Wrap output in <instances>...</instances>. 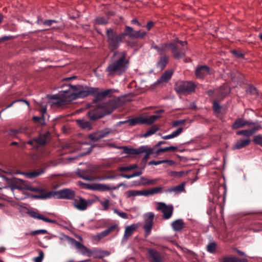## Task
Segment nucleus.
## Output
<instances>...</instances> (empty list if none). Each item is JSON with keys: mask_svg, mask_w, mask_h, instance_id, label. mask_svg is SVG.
<instances>
[{"mask_svg": "<svg viewBox=\"0 0 262 262\" xmlns=\"http://www.w3.org/2000/svg\"><path fill=\"white\" fill-rule=\"evenodd\" d=\"M68 87V90L60 91L57 95L52 96L53 101L51 104L52 106L61 107L73 100L84 98L91 94L97 93L98 91V88H85L83 89L80 85H69Z\"/></svg>", "mask_w": 262, "mask_h": 262, "instance_id": "obj_1", "label": "nucleus"}, {"mask_svg": "<svg viewBox=\"0 0 262 262\" xmlns=\"http://www.w3.org/2000/svg\"><path fill=\"white\" fill-rule=\"evenodd\" d=\"M125 51H115L111 57V60L106 69L108 76L120 75L124 73L127 68L128 60L126 59Z\"/></svg>", "mask_w": 262, "mask_h": 262, "instance_id": "obj_2", "label": "nucleus"}, {"mask_svg": "<svg viewBox=\"0 0 262 262\" xmlns=\"http://www.w3.org/2000/svg\"><path fill=\"white\" fill-rule=\"evenodd\" d=\"M34 198L39 199H47L52 198L56 199H65L73 200L75 198V192L69 189H63L59 191H47L41 189L39 191V194L34 195Z\"/></svg>", "mask_w": 262, "mask_h": 262, "instance_id": "obj_3", "label": "nucleus"}, {"mask_svg": "<svg viewBox=\"0 0 262 262\" xmlns=\"http://www.w3.org/2000/svg\"><path fill=\"white\" fill-rule=\"evenodd\" d=\"M106 35L108 48L112 51L119 48L122 40L124 38L122 33L117 35L112 29L107 30Z\"/></svg>", "mask_w": 262, "mask_h": 262, "instance_id": "obj_4", "label": "nucleus"}, {"mask_svg": "<svg viewBox=\"0 0 262 262\" xmlns=\"http://www.w3.org/2000/svg\"><path fill=\"white\" fill-rule=\"evenodd\" d=\"M195 86L189 81H179L175 84V90L180 94H187L194 91Z\"/></svg>", "mask_w": 262, "mask_h": 262, "instance_id": "obj_5", "label": "nucleus"}, {"mask_svg": "<svg viewBox=\"0 0 262 262\" xmlns=\"http://www.w3.org/2000/svg\"><path fill=\"white\" fill-rule=\"evenodd\" d=\"M50 139V133L47 132L43 134H40L38 137L34 138L28 141L27 143L33 146L34 148L37 149L39 147L45 145Z\"/></svg>", "mask_w": 262, "mask_h": 262, "instance_id": "obj_6", "label": "nucleus"}, {"mask_svg": "<svg viewBox=\"0 0 262 262\" xmlns=\"http://www.w3.org/2000/svg\"><path fill=\"white\" fill-rule=\"evenodd\" d=\"M94 201L91 199L85 200L77 196L74 199L73 205L78 210L84 211L94 203Z\"/></svg>", "mask_w": 262, "mask_h": 262, "instance_id": "obj_7", "label": "nucleus"}, {"mask_svg": "<svg viewBox=\"0 0 262 262\" xmlns=\"http://www.w3.org/2000/svg\"><path fill=\"white\" fill-rule=\"evenodd\" d=\"M156 209L163 213V218L164 219L168 220L170 219L172 215L173 207L172 205H167L164 203L159 202L156 207Z\"/></svg>", "mask_w": 262, "mask_h": 262, "instance_id": "obj_8", "label": "nucleus"}, {"mask_svg": "<svg viewBox=\"0 0 262 262\" xmlns=\"http://www.w3.org/2000/svg\"><path fill=\"white\" fill-rule=\"evenodd\" d=\"M155 214L152 212H148L144 215V225L143 228L145 230V236H147L151 232Z\"/></svg>", "mask_w": 262, "mask_h": 262, "instance_id": "obj_9", "label": "nucleus"}, {"mask_svg": "<svg viewBox=\"0 0 262 262\" xmlns=\"http://www.w3.org/2000/svg\"><path fill=\"white\" fill-rule=\"evenodd\" d=\"M124 37L128 36L132 39L142 38L146 35L145 32H141L140 31H135L132 28L129 26H126L124 32L122 33Z\"/></svg>", "mask_w": 262, "mask_h": 262, "instance_id": "obj_10", "label": "nucleus"}, {"mask_svg": "<svg viewBox=\"0 0 262 262\" xmlns=\"http://www.w3.org/2000/svg\"><path fill=\"white\" fill-rule=\"evenodd\" d=\"M3 178L10 185L12 190L14 189L23 190L25 189L24 182L18 179H10L5 176H2Z\"/></svg>", "mask_w": 262, "mask_h": 262, "instance_id": "obj_11", "label": "nucleus"}, {"mask_svg": "<svg viewBox=\"0 0 262 262\" xmlns=\"http://www.w3.org/2000/svg\"><path fill=\"white\" fill-rule=\"evenodd\" d=\"M56 164H54L53 162H50L46 164V165L44 166V167L42 168L41 169H39L37 171H33V172H16V173H20L22 174H24L26 177L28 178H33L35 177H36L37 176H39L41 175L42 173L44 172V171L46 170V169L50 166H55Z\"/></svg>", "mask_w": 262, "mask_h": 262, "instance_id": "obj_12", "label": "nucleus"}, {"mask_svg": "<svg viewBox=\"0 0 262 262\" xmlns=\"http://www.w3.org/2000/svg\"><path fill=\"white\" fill-rule=\"evenodd\" d=\"M112 130L110 128H105L104 129L98 131L89 135V138L93 141H97L99 140L106 137L111 134Z\"/></svg>", "mask_w": 262, "mask_h": 262, "instance_id": "obj_13", "label": "nucleus"}, {"mask_svg": "<svg viewBox=\"0 0 262 262\" xmlns=\"http://www.w3.org/2000/svg\"><path fill=\"white\" fill-rule=\"evenodd\" d=\"M72 244L78 250V251L82 254L90 256L92 254V252L90 249L87 248L83 244L80 242L76 241L75 239H72Z\"/></svg>", "mask_w": 262, "mask_h": 262, "instance_id": "obj_14", "label": "nucleus"}, {"mask_svg": "<svg viewBox=\"0 0 262 262\" xmlns=\"http://www.w3.org/2000/svg\"><path fill=\"white\" fill-rule=\"evenodd\" d=\"M138 227V226L137 225L133 224L125 227L124 233L121 241L122 243H125L127 242L128 238L136 231Z\"/></svg>", "mask_w": 262, "mask_h": 262, "instance_id": "obj_15", "label": "nucleus"}, {"mask_svg": "<svg viewBox=\"0 0 262 262\" xmlns=\"http://www.w3.org/2000/svg\"><path fill=\"white\" fill-rule=\"evenodd\" d=\"M210 69L207 66H201L195 70V75L197 78H202L210 74Z\"/></svg>", "mask_w": 262, "mask_h": 262, "instance_id": "obj_16", "label": "nucleus"}, {"mask_svg": "<svg viewBox=\"0 0 262 262\" xmlns=\"http://www.w3.org/2000/svg\"><path fill=\"white\" fill-rule=\"evenodd\" d=\"M117 227L118 225L117 224H114L111 226L106 230L97 233L96 235L94 236V239L95 240L99 241L103 238V237H105L108 234H109L111 232L114 231L117 228Z\"/></svg>", "mask_w": 262, "mask_h": 262, "instance_id": "obj_17", "label": "nucleus"}, {"mask_svg": "<svg viewBox=\"0 0 262 262\" xmlns=\"http://www.w3.org/2000/svg\"><path fill=\"white\" fill-rule=\"evenodd\" d=\"M253 124H254V123L252 121H246L243 118H238L235 120L232 126V128L235 129L246 126H250Z\"/></svg>", "mask_w": 262, "mask_h": 262, "instance_id": "obj_18", "label": "nucleus"}, {"mask_svg": "<svg viewBox=\"0 0 262 262\" xmlns=\"http://www.w3.org/2000/svg\"><path fill=\"white\" fill-rule=\"evenodd\" d=\"M112 146L117 149H123L124 153L130 155H139L142 154V152L143 151V148H140V147L138 148H132L126 146L118 147L114 145H112Z\"/></svg>", "mask_w": 262, "mask_h": 262, "instance_id": "obj_19", "label": "nucleus"}, {"mask_svg": "<svg viewBox=\"0 0 262 262\" xmlns=\"http://www.w3.org/2000/svg\"><path fill=\"white\" fill-rule=\"evenodd\" d=\"M251 142L250 138L240 139L235 142L232 147L233 149H239L248 146Z\"/></svg>", "mask_w": 262, "mask_h": 262, "instance_id": "obj_20", "label": "nucleus"}, {"mask_svg": "<svg viewBox=\"0 0 262 262\" xmlns=\"http://www.w3.org/2000/svg\"><path fill=\"white\" fill-rule=\"evenodd\" d=\"M89 118L92 120H95L103 117V114L100 112V108H95L90 110L87 114Z\"/></svg>", "mask_w": 262, "mask_h": 262, "instance_id": "obj_21", "label": "nucleus"}, {"mask_svg": "<svg viewBox=\"0 0 262 262\" xmlns=\"http://www.w3.org/2000/svg\"><path fill=\"white\" fill-rule=\"evenodd\" d=\"M29 214L31 217L34 219L41 220L44 222L51 223H56V221L54 220L49 219L48 218L46 217L43 215L40 214L38 212L35 211H31L29 212Z\"/></svg>", "mask_w": 262, "mask_h": 262, "instance_id": "obj_22", "label": "nucleus"}, {"mask_svg": "<svg viewBox=\"0 0 262 262\" xmlns=\"http://www.w3.org/2000/svg\"><path fill=\"white\" fill-rule=\"evenodd\" d=\"M171 50L172 53L175 58H181L185 54V51L184 49L179 50L177 46L175 45H171Z\"/></svg>", "mask_w": 262, "mask_h": 262, "instance_id": "obj_23", "label": "nucleus"}, {"mask_svg": "<svg viewBox=\"0 0 262 262\" xmlns=\"http://www.w3.org/2000/svg\"><path fill=\"white\" fill-rule=\"evenodd\" d=\"M171 227L174 231H181L184 227V223L182 219H178L171 224Z\"/></svg>", "mask_w": 262, "mask_h": 262, "instance_id": "obj_24", "label": "nucleus"}, {"mask_svg": "<svg viewBox=\"0 0 262 262\" xmlns=\"http://www.w3.org/2000/svg\"><path fill=\"white\" fill-rule=\"evenodd\" d=\"M128 123L130 126H135L137 124H144V118L142 117L135 118L124 121L120 122V123Z\"/></svg>", "mask_w": 262, "mask_h": 262, "instance_id": "obj_25", "label": "nucleus"}, {"mask_svg": "<svg viewBox=\"0 0 262 262\" xmlns=\"http://www.w3.org/2000/svg\"><path fill=\"white\" fill-rule=\"evenodd\" d=\"M149 256L152 258L154 262H161L162 257L159 252L151 249L148 250Z\"/></svg>", "mask_w": 262, "mask_h": 262, "instance_id": "obj_26", "label": "nucleus"}, {"mask_svg": "<svg viewBox=\"0 0 262 262\" xmlns=\"http://www.w3.org/2000/svg\"><path fill=\"white\" fill-rule=\"evenodd\" d=\"M76 122L78 125L82 129L90 130L92 129V126L90 123L84 120H77Z\"/></svg>", "mask_w": 262, "mask_h": 262, "instance_id": "obj_27", "label": "nucleus"}, {"mask_svg": "<svg viewBox=\"0 0 262 262\" xmlns=\"http://www.w3.org/2000/svg\"><path fill=\"white\" fill-rule=\"evenodd\" d=\"M172 75V71H165L157 81L158 83L167 82L171 78Z\"/></svg>", "mask_w": 262, "mask_h": 262, "instance_id": "obj_28", "label": "nucleus"}, {"mask_svg": "<svg viewBox=\"0 0 262 262\" xmlns=\"http://www.w3.org/2000/svg\"><path fill=\"white\" fill-rule=\"evenodd\" d=\"M118 101L116 100H110L107 102L105 106V107L108 108V110L107 111V113L110 114L115 109H116L118 107Z\"/></svg>", "mask_w": 262, "mask_h": 262, "instance_id": "obj_29", "label": "nucleus"}, {"mask_svg": "<svg viewBox=\"0 0 262 262\" xmlns=\"http://www.w3.org/2000/svg\"><path fill=\"white\" fill-rule=\"evenodd\" d=\"M140 148H143V151L142 152V154H145L143 158V160L146 162L149 159V156L153 153L154 149L148 147L147 146H140Z\"/></svg>", "mask_w": 262, "mask_h": 262, "instance_id": "obj_30", "label": "nucleus"}, {"mask_svg": "<svg viewBox=\"0 0 262 262\" xmlns=\"http://www.w3.org/2000/svg\"><path fill=\"white\" fill-rule=\"evenodd\" d=\"M183 128L179 127L176 130L173 132L171 134L168 135L162 136V138L164 140H168L175 138L180 135L183 132Z\"/></svg>", "mask_w": 262, "mask_h": 262, "instance_id": "obj_31", "label": "nucleus"}, {"mask_svg": "<svg viewBox=\"0 0 262 262\" xmlns=\"http://www.w3.org/2000/svg\"><path fill=\"white\" fill-rule=\"evenodd\" d=\"M223 262H248L246 258H239L233 256H225L223 258Z\"/></svg>", "mask_w": 262, "mask_h": 262, "instance_id": "obj_32", "label": "nucleus"}, {"mask_svg": "<svg viewBox=\"0 0 262 262\" xmlns=\"http://www.w3.org/2000/svg\"><path fill=\"white\" fill-rule=\"evenodd\" d=\"M185 183H182L176 187L168 189L167 191L169 192H174L175 193H179L183 192L185 189Z\"/></svg>", "mask_w": 262, "mask_h": 262, "instance_id": "obj_33", "label": "nucleus"}, {"mask_svg": "<svg viewBox=\"0 0 262 262\" xmlns=\"http://www.w3.org/2000/svg\"><path fill=\"white\" fill-rule=\"evenodd\" d=\"M93 188L95 190L102 191L113 189L112 187H110L109 185L104 184H96L94 185Z\"/></svg>", "mask_w": 262, "mask_h": 262, "instance_id": "obj_34", "label": "nucleus"}, {"mask_svg": "<svg viewBox=\"0 0 262 262\" xmlns=\"http://www.w3.org/2000/svg\"><path fill=\"white\" fill-rule=\"evenodd\" d=\"M140 183H138L139 185H141V186L145 185H149L151 184H153L156 182L155 180H149L144 177H142L140 178L139 180Z\"/></svg>", "mask_w": 262, "mask_h": 262, "instance_id": "obj_35", "label": "nucleus"}, {"mask_svg": "<svg viewBox=\"0 0 262 262\" xmlns=\"http://www.w3.org/2000/svg\"><path fill=\"white\" fill-rule=\"evenodd\" d=\"M168 60V57L164 56L162 57L157 63V66L160 69H163L166 65Z\"/></svg>", "mask_w": 262, "mask_h": 262, "instance_id": "obj_36", "label": "nucleus"}, {"mask_svg": "<svg viewBox=\"0 0 262 262\" xmlns=\"http://www.w3.org/2000/svg\"><path fill=\"white\" fill-rule=\"evenodd\" d=\"M160 116L159 115H151L148 118H144V123L150 124L154 122Z\"/></svg>", "mask_w": 262, "mask_h": 262, "instance_id": "obj_37", "label": "nucleus"}, {"mask_svg": "<svg viewBox=\"0 0 262 262\" xmlns=\"http://www.w3.org/2000/svg\"><path fill=\"white\" fill-rule=\"evenodd\" d=\"M230 90L227 85H223L220 91V95L221 97H225L230 93Z\"/></svg>", "mask_w": 262, "mask_h": 262, "instance_id": "obj_38", "label": "nucleus"}, {"mask_svg": "<svg viewBox=\"0 0 262 262\" xmlns=\"http://www.w3.org/2000/svg\"><path fill=\"white\" fill-rule=\"evenodd\" d=\"M166 46L167 45L166 44L162 45L161 47H158L156 45H152L151 48L156 50L159 54H162L164 53Z\"/></svg>", "mask_w": 262, "mask_h": 262, "instance_id": "obj_39", "label": "nucleus"}, {"mask_svg": "<svg viewBox=\"0 0 262 262\" xmlns=\"http://www.w3.org/2000/svg\"><path fill=\"white\" fill-rule=\"evenodd\" d=\"M178 149L177 146H170L169 147H165L163 148H160L157 151V153L158 154L161 152H165L168 151H176Z\"/></svg>", "mask_w": 262, "mask_h": 262, "instance_id": "obj_40", "label": "nucleus"}, {"mask_svg": "<svg viewBox=\"0 0 262 262\" xmlns=\"http://www.w3.org/2000/svg\"><path fill=\"white\" fill-rule=\"evenodd\" d=\"M116 91L114 89H108L105 91H102L98 94V97L100 98H103L107 96L110 95Z\"/></svg>", "mask_w": 262, "mask_h": 262, "instance_id": "obj_41", "label": "nucleus"}, {"mask_svg": "<svg viewBox=\"0 0 262 262\" xmlns=\"http://www.w3.org/2000/svg\"><path fill=\"white\" fill-rule=\"evenodd\" d=\"M158 130V127L153 126L143 135V137L146 138L151 136L152 135L154 134Z\"/></svg>", "mask_w": 262, "mask_h": 262, "instance_id": "obj_42", "label": "nucleus"}, {"mask_svg": "<svg viewBox=\"0 0 262 262\" xmlns=\"http://www.w3.org/2000/svg\"><path fill=\"white\" fill-rule=\"evenodd\" d=\"M137 164H133L128 166L120 167L119 168V170L120 171H129L138 168Z\"/></svg>", "mask_w": 262, "mask_h": 262, "instance_id": "obj_43", "label": "nucleus"}, {"mask_svg": "<svg viewBox=\"0 0 262 262\" xmlns=\"http://www.w3.org/2000/svg\"><path fill=\"white\" fill-rule=\"evenodd\" d=\"M236 134L237 135H243L246 138H250V137L252 136L250 129H246V130H242L237 132Z\"/></svg>", "mask_w": 262, "mask_h": 262, "instance_id": "obj_44", "label": "nucleus"}, {"mask_svg": "<svg viewBox=\"0 0 262 262\" xmlns=\"http://www.w3.org/2000/svg\"><path fill=\"white\" fill-rule=\"evenodd\" d=\"M113 211L115 213L117 214L118 216H119L122 219H127L128 217V216L127 213L124 212L119 211L116 208H114Z\"/></svg>", "mask_w": 262, "mask_h": 262, "instance_id": "obj_45", "label": "nucleus"}, {"mask_svg": "<svg viewBox=\"0 0 262 262\" xmlns=\"http://www.w3.org/2000/svg\"><path fill=\"white\" fill-rule=\"evenodd\" d=\"M33 120L35 122H39L41 124H45V117L43 115H41V116H34L33 117Z\"/></svg>", "mask_w": 262, "mask_h": 262, "instance_id": "obj_46", "label": "nucleus"}, {"mask_svg": "<svg viewBox=\"0 0 262 262\" xmlns=\"http://www.w3.org/2000/svg\"><path fill=\"white\" fill-rule=\"evenodd\" d=\"M216 245L215 242H211L209 243L207 246V251L210 253L214 252L216 248Z\"/></svg>", "mask_w": 262, "mask_h": 262, "instance_id": "obj_47", "label": "nucleus"}, {"mask_svg": "<svg viewBox=\"0 0 262 262\" xmlns=\"http://www.w3.org/2000/svg\"><path fill=\"white\" fill-rule=\"evenodd\" d=\"M171 161L168 160H160V161H151L148 162L149 165H158L162 163H168L171 162Z\"/></svg>", "mask_w": 262, "mask_h": 262, "instance_id": "obj_48", "label": "nucleus"}, {"mask_svg": "<svg viewBox=\"0 0 262 262\" xmlns=\"http://www.w3.org/2000/svg\"><path fill=\"white\" fill-rule=\"evenodd\" d=\"M100 204L103 207L104 210H107L110 207V201L108 199H106L105 201H99Z\"/></svg>", "mask_w": 262, "mask_h": 262, "instance_id": "obj_49", "label": "nucleus"}, {"mask_svg": "<svg viewBox=\"0 0 262 262\" xmlns=\"http://www.w3.org/2000/svg\"><path fill=\"white\" fill-rule=\"evenodd\" d=\"M148 190L149 195H153L154 194L161 192L162 191V188L160 187H155L152 189H149Z\"/></svg>", "mask_w": 262, "mask_h": 262, "instance_id": "obj_50", "label": "nucleus"}, {"mask_svg": "<svg viewBox=\"0 0 262 262\" xmlns=\"http://www.w3.org/2000/svg\"><path fill=\"white\" fill-rule=\"evenodd\" d=\"M96 23L98 25H104L107 23V20L103 17H99L96 19Z\"/></svg>", "mask_w": 262, "mask_h": 262, "instance_id": "obj_51", "label": "nucleus"}, {"mask_svg": "<svg viewBox=\"0 0 262 262\" xmlns=\"http://www.w3.org/2000/svg\"><path fill=\"white\" fill-rule=\"evenodd\" d=\"M43 257H44L43 252L41 250H40L39 252V256L35 257L34 258V261L35 262H42Z\"/></svg>", "mask_w": 262, "mask_h": 262, "instance_id": "obj_52", "label": "nucleus"}, {"mask_svg": "<svg viewBox=\"0 0 262 262\" xmlns=\"http://www.w3.org/2000/svg\"><path fill=\"white\" fill-rule=\"evenodd\" d=\"M185 122V120L181 119L174 121L172 122V126L173 127H176L180 125L183 124Z\"/></svg>", "mask_w": 262, "mask_h": 262, "instance_id": "obj_53", "label": "nucleus"}, {"mask_svg": "<svg viewBox=\"0 0 262 262\" xmlns=\"http://www.w3.org/2000/svg\"><path fill=\"white\" fill-rule=\"evenodd\" d=\"M126 194L127 198H130L131 196H137L138 195V190H131L126 191Z\"/></svg>", "mask_w": 262, "mask_h": 262, "instance_id": "obj_54", "label": "nucleus"}, {"mask_svg": "<svg viewBox=\"0 0 262 262\" xmlns=\"http://www.w3.org/2000/svg\"><path fill=\"white\" fill-rule=\"evenodd\" d=\"M17 102H25L27 105V106L28 107H29V106H30L29 102L28 101H27L26 100H24V99H18V100L14 101L11 103H10L8 105H7V106L6 107V109L11 107L14 103Z\"/></svg>", "mask_w": 262, "mask_h": 262, "instance_id": "obj_55", "label": "nucleus"}, {"mask_svg": "<svg viewBox=\"0 0 262 262\" xmlns=\"http://www.w3.org/2000/svg\"><path fill=\"white\" fill-rule=\"evenodd\" d=\"M254 142L255 143L261 145L262 146V135H258L255 136L254 138Z\"/></svg>", "mask_w": 262, "mask_h": 262, "instance_id": "obj_56", "label": "nucleus"}, {"mask_svg": "<svg viewBox=\"0 0 262 262\" xmlns=\"http://www.w3.org/2000/svg\"><path fill=\"white\" fill-rule=\"evenodd\" d=\"M149 195L148 190H138V195L148 196Z\"/></svg>", "mask_w": 262, "mask_h": 262, "instance_id": "obj_57", "label": "nucleus"}, {"mask_svg": "<svg viewBox=\"0 0 262 262\" xmlns=\"http://www.w3.org/2000/svg\"><path fill=\"white\" fill-rule=\"evenodd\" d=\"M48 233L47 230L45 229H40V230H37L32 232L33 234H47Z\"/></svg>", "mask_w": 262, "mask_h": 262, "instance_id": "obj_58", "label": "nucleus"}, {"mask_svg": "<svg viewBox=\"0 0 262 262\" xmlns=\"http://www.w3.org/2000/svg\"><path fill=\"white\" fill-rule=\"evenodd\" d=\"M261 128V126L260 125H257L252 128L250 129V132L252 135H253L256 131L258 130L259 129Z\"/></svg>", "mask_w": 262, "mask_h": 262, "instance_id": "obj_59", "label": "nucleus"}, {"mask_svg": "<svg viewBox=\"0 0 262 262\" xmlns=\"http://www.w3.org/2000/svg\"><path fill=\"white\" fill-rule=\"evenodd\" d=\"M56 21L54 20H46L43 21V24L45 26H50L53 23H55Z\"/></svg>", "mask_w": 262, "mask_h": 262, "instance_id": "obj_60", "label": "nucleus"}, {"mask_svg": "<svg viewBox=\"0 0 262 262\" xmlns=\"http://www.w3.org/2000/svg\"><path fill=\"white\" fill-rule=\"evenodd\" d=\"M79 177L84 180H88V181H93L94 180V178L93 177L91 176H84L80 174Z\"/></svg>", "mask_w": 262, "mask_h": 262, "instance_id": "obj_61", "label": "nucleus"}, {"mask_svg": "<svg viewBox=\"0 0 262 262\" xmlns=\"http://www.w3.org/2000/svg\"><path fill=\"white\" fill-rule=\"evenodd\" d=\"M213 109L215 111L219 112L220 110V106L219 104L216 102H214Z\"/></svg>", "mask_w": 262, "mask_h": 262, "instance_id": "obj_62", "label": "nucleus"}, {"mask_svg": "<svg viewBox=\"0 0 262 262\" xmlns=\"http://www.w3.org/2000/svg\"><path fill=\"white\" fill-rule=\"evenodd\" d=\"M13 37L12 36H4L1 38H0V42L4 41L6 40H8L11 38H13Z\"/></svg>", "mask_w": 262, "mask_h": 262, "instance_id": "obj_63", "label": "nucleus"}, {"mask_svg": "<svg viewBox=\"0 0 262 262\" xmlns=\"http://www.w3.org/2000/svg\"><path fill=\"white\" fill-rule=\"evenodd\" d=\"M154 23L152 21H149L147 24L146 27L147 29L148 30H149L151 28V27L154 26Z\"/></svg>", "mask_w": 262, "mask_h": 262, "instance_id": "obj_64", "label": "nucleus"}]
</instances>
